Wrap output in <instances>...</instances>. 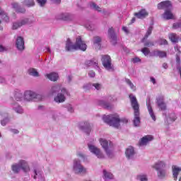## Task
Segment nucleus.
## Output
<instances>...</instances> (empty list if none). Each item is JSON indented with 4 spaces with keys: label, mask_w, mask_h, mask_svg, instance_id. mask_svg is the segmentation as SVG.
Instances as JSON below:
<instances>
[{
    "label": "nucleus",
    "mask_w": 181,
    "mask_h": 181,
    "mask_svg": "<svg viewBox=\"0 0 181 181\" xmlns=\"http://www.w3.org/2000/svg\"><path fill=\"white\" fill-rule=\"evenodd\" d=\"M34 179H37V177H40V172H37V170H34Z\"/></svg>",
    "instance_id": "obj_53"
},
{
    "label": "nucleus",
    "mask_w": 181,
    "mask_h": 181,
    "mask_svg": "<svg viewBox=\"0 0 181 181\" xmlns=\"http://www.w3.org/2000/svg\"><path fill=\"white\" fill-rule=\"evenodd\" d=\"M40 95L36 93L33 90H26L24 92V100L25 101H35L37 98H40Z\"/></svg>",
    "instance_id": "obj_11"
},
{
    "label": "nucleus",
    "mask_w": 181,
    "mask_h": 181,
    "mask_svg": "<svg viewBox=\"0 0 181 181\" xmlns=\"http://www.w3.org/2000/svg\"><path fill=\"white\" fill-rule=\"evenodd\" d=\"M132 62H133L134 63H139V62H141V59H139V57H135L132 59Z\"/></svg>",
    "instance_id": "obj_56"
},
{
    "label": "nucleus",
    "mask_w": 181,
    "mask_h": 181,
    "mask_svg": "<svg viewBox=\"0 0 181 181\" xmlns=\"http://www.w3.org/2000/svg\"><path fill=\"white\" fill-rule=\"evenodd\" d=\"M151 83H153V84H156V80L155 79V78L151 77Z\"/></svg>",
    "instance_id": "obj_61"
},
{
    "label": "nucleus",
    "mask_w": 181,
    "mask_h": 181,
    "mask_svg": "<svg viewBox=\"0 0 181 181\" xmlns=\"http://www.w3.org/2000/svg\"><path fill=\"white\" fill-rule=\"evenodd\" d=\"M0 19H1L3 22H6V23H9V16H8V13L3 11L0 14Z\"/></svg>",
    "instance_id": "obj_36"
},
{
    "label": "nucleus",
    "mask_w": 181,
    "mask_h": 181,
    "mask_svg": "<svg viewBox=\"0 0 181 181\" xmlns=\"http://www.w3.org/2000/svg\"><path fill=\"white\" fill-rule=\"evenodd\" d=\"M152 30H153V27L152 26L148 27L147 32L144 35V37L141 40V42H145V40H146V39H148V37H149V36L152 35Z\"/></svg>",
    "instance_id": "obj_37"
},
{
    "label": "nucleus",
    "mask_w": 181,
    "mask_h": 181,
    "mask_svg": "<svg viewBox=\"0 0 181 181\" xmlns=\"http://www.w3.org/2000/svg\"><path fill=\"white\" fill-rule=\"evenodd\" d=\"M169 39L173 43H177L179 42V37L175 33H171L169 35Z\"/></svg>",
    "instance_id": "obj_39"
},
{
    "label": "nucleus",
    "mask_w": 181,
    "mask_h": 181,
    "mask_svg": "<svg viewBox=\"0 0 181 181\" xmlns=\"http://www.w3.org/2000/svg\"><path fill=\"white\" fill-rule=\"evenodd\" d=\"M11 132L13 134H19V131L18 129H11Z\"/></svg>",
    "instance_id": "obj_60"
},
{
    "label": "nucleus",
    "mask_w": 181,
    "mask_h": 181,
    "mask_svg": "<svg viewBox=\"0 0 181 181\" xmlns=\"http://www.w3.org/2000/svg\"><path fill=\"white\" fill-rule=\"evenodd\" d=\"M156 103L158 107H159L160 111H166L167 107L166 103H165V97L159 96L156 98Z\"/></svg>",
    "instance_id": "obj_14"
},
{
    "label": "nucleus",
    "mask_w": 181,
    "mask_h": 181,
    "mask_svg": "<svg viewBox=\"0 0 181 181\" xmlns=\"http://www.w3.org/2000/svg\"><path fill=\"white\" fill-rule=\"evenodd\" d=\"M101 40H103L101 37L96 36L93 37L94 47L98 49H101Z\"/></svg>",
    "instance_id": "obj_33"
},
{
    "label": "nucleus",
    "mask_w": 181,
    "mask_h": 181,
    "mask_svg": "<svg viewBox=\"0 0 181 181\" xmlns=\"http://www.w3.org/2000/svg\"><path fill=\"white\" fill-rule=\"evenodd\" d=\"M25 6L28 8H30V6H35V1L33 0H28L25 2Z\"/></svg>",
    "instance_id": "obj_44"
},
{
    "label": "nucleus",
    "mask_w": 181,
    "mask_h": 181,
    "mask_svg": "<svg viewBox=\"0 0 181 181\" xmlns=\"http://www.w3.org/2000/svg\"><path fill=\"white\" fill-rule=\"evenodd\" d=\"M141 52L144 54V56H148V54L151 53V50H149V48L148 47H144L141 49Z\"/></svg>",
    "instance_id": "obj_43"
},
{
    "label": "nucleus",
    "mask_w": 181,
    "mask_h": 181,
    "mask_svg": "<svg viewBox=\"0 0 181 181\" xmlns=\"http://www.w3.org/2000/svg\"><path fill=\"white\" fill-rule=\"evenodd\" d=\"M170 119L174 122V121H176V116L175 115H173L172 117H170Z\"/></svg>",
    "instance_id": "obj_58"
},
{
    "label": "nucleus",
    "mask_w": 181,
    "mask_h": 181,
    "mask_svg": "<svg viewBox=\"0 0 181 181\" xmlns=\"http://www.w3.org/2000/svg\"><path fill=\"white\" fill-rule=\"evenodd\" d=\"M148 15H149V13H148L145 8H143L138 13H134V16H136L138 19H145Z\"/></svg>",
    "instance_id": "obj_23"
},
{
    "label": "nucleus",
    "mask_w": 181,
    "mask_h": 181,
    "mask_svg": "<svg viewBox=\"0 0 181 181\" xmlns=\"http://www.w3.org/2000/svg\"><path fill=\"white\" fill-rule=\"evenodd\" d=\"M153 169L157 170L158 177L159 179H165L166 177V161L165 160H158L153 165H151Z\"/></svg>",
    "instance_id": "obj_5"
},
{
    "label": "nucleus",
    "mask_w": 181,
    "mask_h": 181,
    "mask_svg": "<svg viewBox=\"0 0 181 181\" xmlns=\"http://www.w3.org/2000/svg\"><path fill=\"white\" fill-rule=\"evenodd\" d=\"M80 129L82 132L86 134V135H90V132H91V125H90V122H84L81 124Z\"/></svg>",
    "instance_id": "obj_13"
},
{
    "label": "nucleus",
    "mask_w": 181,
    "mask_h": 181,
    "mask_svg": "<svg viewBox=\"0 0 181 181\" xmlns=\"http://www.w3.org/2000/svg\"><path fill=\"white\" fill-rule=\"evenodd\" d=\"M103 178L104 179L105 181L112 180V179H114V175L107 170H103Z\"/></svg>",
    "instance_id": "obj_22"
},
{
    "label": "nucleus",
    "mask_w": 181,
    "mask_h": 181,
    "mask_svg": "<svg viewBox=\"0 0 181 181\" xmlns=\"http://www.w3.org/2000/svg\"><path fill=\"white\" fill-rule=\"evenodd\" d=\"M8 121H9V119H8V117H6V118L3 119L2 120H1V124L3 127H5V125H6V124H8Z\"/></svg>",
    "instance_id": "obj_48"
},
{
    "label": "nucleus",
    "mask_w": 181,
    "mask_h": 181,
    "mask_svg": "<svg viewBox=\"0 0 181 181\" xmlns=\"http://www.w3.org/2000/svg\"><path fill=\"white\" fill-rule=\"evenodd\" d=\"M89 6L90 9H93V11H96L97 12H101V7H100L97 4H95L93 1H90L89 3Z\"/></svg>",
    "instance_id": "obj_35"
},
{
    "label": "nucleus",
    "mask_w": 181,
    "mask_h": 181,
    "mask_svg": "<svg viewBox=\"0 0 181 181\" xmlns=\"http://www.w3.org/2000/svg\"><path fill=\"white\" fill-rule=\"evenodd\" d=\"M146 105L150 117L152 118L153 121H156V116L155 115V112H153V109L151 105V98H149L146 99Z\"/></svg>",
    "instance_id": "obj_16"
},
{
    "label": "nucleus",
    "mask_w": 181,
    "mask_h": 181,
    "mask_svg": "<svg viewBox=\"0 0 181 181\" xmlns=\"http://www.w3.org/2000/svg\"><path fill=\"white\" fill-rule=\"evenodd\" d=\"M66 108H67V110L69 111V112H71V113L74 112V108L71 104H66Z\"/></svg>",
    "instance_id": "obj_45"
},
{
    "label": "nucleus",
    "mask_w": 181,
    "mask_h": 181,
    "mask_svg": "<svg viewBox=\"0 0 181 181\" xmlns=\"http://www.w3.org/2000/svg\"><path fill=\"white\" fill-rule=\"evenodd\" d=\"M88 76L92 78L95 77V72H94V71H90L88 73Z\"/></svg>",
    "instance_id": "obj_57"
},
{
    "label": "nucleus",
    "mask_w": 181,
    "mask_h": 181,
    "mask_svg": "<svg viewBox=\"0 0 181 181\" xmlns=\"http://www.w3.org/2000/svg\"><path fill=\"white\" fill-rule=\"evenodd\" d=\"M125 155L127 159H132L135 156V150L134 147L130 146L126 149Z\"/></svg>",
    "instance_id": "obj_24"
},
{
    "label": "nucleus",
    "mask_w": 181,
    "mask_h": 181,
    "mask_svg": "<svg viewBox=\"0 0 181 181\" xmlns=\"http://www.w3.org/2000/svg\"><path fill=\"white\" fill-rule=\"evenodd\" d=\"M168 64H166V63L164 62V63L163 64V68L166 69H168Z\"/></svg>",
    "instance_id": "obj_64"
},
{
    "label": "nucleus",
    "mask_w": 181,
    "mask_h": 181,
    "mask_svg": "<svg viewBox=\"0 0 181 181\" xmlns=\"http://www.w3.org/2000/svg\"><path fill=\"white\" fill-rule=\"evenodd\" d=\"M153 136L151 135L145 136L143 138H141L139 142V145L141 146H145V145L149 144V142H151V141H153Z\"/></svg>",
    "instance_id": "obj_20"
},
{
    "label": "nucleus",
    "mask_w": 181,
    "mask_h": 181,
    "mask_svg": "<svg viewBox=\"0 0 181 181\" xmlns=\"http://www.w3.org/2000/svg\"><path fill=\"white\" fill-rule=\"evenodd\" d=\"M88 148L91 153L95 155L98 159H104L105 156L101 150L98 147L94 146L93 144H88Z\"/></svg>",
    "instance_id": "obj_12"
},
{
    "label": "nucleus",
    "mask_w": 181,
    "mask_h": 181,
    "mask_svg": "<svg viewBox=\"0 0 181 181\" xmlns=\"http://www.w3.org/2000/svg\"><path fill=\"white\" fill-rule=\"evenodd\" d=\"M176 62H177V64H180V57H179V56H177Z\"/></svg>",
    "instance_id": "obj_62"
},
{
    "label": "nucleus",
    "mask_w": 181,
    "mask_h": 181,
    "mask_svg": "<svg viewBox=\"0 0 181 181\" xmlns=\"http://www.w3.org/2000/svg\"><path fill=\"white\" fill-rule=\"evenodd\" d=\"M85 66L86 67H91V66H93V67H97L98 69H99L98 61L97 59L86 60L85 62Z\"/></svg>",
    "instance_id": "obj_28"
},
{
    "label": "nucleus",
    "mask_w": 181,
    "mask_h": 181,
    "mask_svg": "<svg viewBox=\"0 0 181 181\" xmlns=\"http://www.w3.org/2000/svg\"><path fill=\"white\" fill-rule=\"evenodd\" d=\"M35 22V17H25L21 18L20 21L13 23L12 29L16 30L22 26H26V25H32Z\"/></svg>",
    "instance_id": "obj_6"
},
{
    "label": "nucleus",
    "mask_w": 181,
    "mask_h": 181,
    "mask_svg": "<svg viewBox=\"0 0 181 181\" xmlns=\"http://www.w3.org/2000/svg\"><path fill=\"white\" fill-rule=\"evenodd\" d=\"M136 180L148 181V175L146 173H140L136 176Z\"/></svg>",
    "instance_id": "obj_34"
},
{
    "label": "nucleus",
    "mask_w": 181,
    "mask_h": 181,
    "mask_svg": "<svg viewBox=\"0 0 181 181\" xmlns=\"http://www.w3.org/2000/svg\"><path fill=\"white\" fill-rule=\"evenodd\" d=\"M129 97L130 99L132 107L134 110L133 124L134 127H139V124H141V112L139 111V103H138L136 97H135L134 94H130Z\"/></svg>",
    "instance_id": "obj_1"
},
{
    "label": "nucleus",
    "mask_w": 181,
    "mask_h": 181,
    "mask_svg": "<svg viewBox=\"0 0 181 181\" xmlns=\"http://www.w3.org/2000/svg\"><path fill=\"white\" fill-rule=\"evenodd\" d=\"M37 1L40 6H45V5H46V3L47 2V0H37Z\"/></svg>",
    "instance_id": "obj_47"
},
{
    "label": "nucleus",
    "mask_w": 181,
    "mask_h": 181,
    "mask_svg": "<svg viewBox=\"0 0 181 181\" xmlns=\"http://www.w3.org/2000/svg\"><path fill=\"white\" fill-rule=\"evenodd\" d=\"M11 170L13 173L18 175L21 170L24 171L25 173L30 172V167L29 164L25 160H20L18 163H16L11 165Z\"/></svg>",
    "instance_id": "obj_4"
},
{
    "label": "nucleus",
    "mask_w": 181,
    "mask_h": 181,
    "mask_svg": "<svg viewBox=\"0 0 181 181\" xmlns=\"http://www.w3.org/2000/svg\"><path fill=\"white\" fill-rule=\"evenodd\" d=\"M100 13H103V16L104 18H108V16L111 15V12H110V11L106 10L105 8H101Z\"/></svg>",
    "instance_id": "obj_41"
},
{
    "label": "nucleus",
    "mask_w": 181,
    "mask_h": 181,
    "mask_svg": "<svg viewBox=\"0 0 181 181\" xmlns=\"http://www.w3.org/2000/svg\"><path fill=\"white\" fill-rule=\"evenodd\" d=\"M62 90H66V88L61 86V85H54L51 88L50 94H52V95L59 94V93H62Z\"/></svg>",
    "instance_id": "obj_19"
},
{
    "label": "nucleus",
    "mask_w": 181,
    "mask_h": 181,
    "mask_svg": "<svg viewBox=\"0 0 181 181\" xmlns=\"http://www.w3.org/2000/svg\"><path fill=\"white\" fill-rule=\"evenodd\" d=\"M54 4H60L62 0H51Z\"/></svg>",
    "instance_id": "obj_63"
},
{
    "label": "nucleus",
    "mask_w": 181,
    "mask_h": 181,
    "mask_svg": "<svg viewBox=\"0 0 181 181\" xmlns=\"http://www.w3.org/2000/svg\"><path fill=\"white\" fill-rule=\"evenodd\" d=\"M103 120L110 127H114V128H119V122H123V124L128 122L127 119H119L118 114L104 115Z\"/></svg>",
    "instance_id": "obj_2"
},
{
    "label": "nucleus",
    "mask_w": 181,
    "mask_h": 181,
    "mask_svg": "<svg viewBox=\"0 0 181 181\" xmlns=\"http://www.w3.org/2000/svg\"><path fill=\"white\" fill-rule=\"evenodd\" d=\"M83 88L85 91H88L93 88V83H86L83 86Z\"/></svg>",
    "instance_id": "obj_42"
},
{
    "label": "nucleus",
    "mask_w": 181,
    "mask_h": 181,
    "mask_svg": "<svg viewBox=\"0 0 181 181\" xmlns=\"http://www.w3.org/2000/svg\"><path fill=\"white\" fill-rule=\"evenodd\" d=\"M162 17L163 19H165L166 21H169L170 19H175V16L173 15V13L170 10H165L164 13L162 15Z\"/></svg>",
    "instance_id": "obj_26"
},
{
    "label": "nucleus",
    "mask_w": 181,
    "mask_h": 181,
    "mask_svg": "<svg viewBox=\"0 0 181 181\" xmlns=\"http://www.w3.org/2000/svg\"><path fill=\"white\" fill-rule=\"evenodd\" d=\"M11 6L12 8H13V9H15L16 12H17V11L18 10L19 8V4L16 3V2H13L11 4Z\"/></svg>",
    "instance_id": "obj_46"
},
{
    "label": "nucleus",
    "mask_w": 181,
    "mask_h": 181,
    "mask_svg": "<svg viewBox=\"0 0 181 181\" xmlns=\"http://www.w3.org/2000/svg\"><path fill=\"white\" fill-rule=\"evenodd\" d=\"M11 105L13 111H15V112L17 114H23V109L22 107H21V105H19V104H18V103L11 102Z\"/></svg>",
    "instance_id": "obj_21"
},
{
    "label": "nucleus",
    "mask_w": 181,
    "mask_h": 181,
    "mask_svg": "<svg viewBox=\"0 0 181 181\" xmlns=\"http://www.w3.org/2000/svg\"><path fill=\"white\" fill-rule=\"evenodd\" d=\"M73 172L75 175H86L87 173V168L81 165V161L78 159L74 160Z\"/></svg>",
    "instance_id": "obj_8"
},
{
    "label": "nucleus",
    "mask_w": 181,
    "mask_h": 181,
    "mask_svg": "<svg viewBox=\"0 0 181 181\" xmlns=\"http://www.w3.org/2000/svg\"><path fill=\"white\" fill-rule=\"evenodd\" d=\"M16 46L18 50L23 52L25 50V40L22 37H18L16 41Z\"/></svg>",
    "instance_id": "obj_15"
},
{
    "label": "nucleus",
    "mask_w": 181,
    "mask_h": 181,
    "mask_svg": "<svg viewBox=\"0 0 181 181\" xmlns=\"http://www.w3.org/2000/svg\"><path fill=\"white\" fill-rule=\"evenodd\" d=\"M28 74L33 76V77H39V72L37 70L34 68H30L28 69Z\"/></svg>",
    "instance_id": "obj_38"
},
{
    "label": "nucleus",
    "mask_w": 181,
    "mask_h": 181,
    "mask_svg": "<svg viewBox=\"0 0 181 181\" xmlns=\"http://www.w3.org/2000/svg\"><path fill=\"white\" fill-rule=\"evenodd\" d=\"M159 45H160V46H162V45H168V41H167L166 40H165V39H160V40H159Z\"/></svg>",
    "instance_id": "obj_51"
},
{
    "label": "nucleus",
    "mask_w": 181,
    "mask_h": 181,
    "mask_svg": "<svg viewBox=\"0 0 181 181\" xmlns=\"http://www.w3.org/2000/svg\"><path fill=\"white\" fill-rule=\"evenodd\" d=\"M99 105L103 107V108H105V110H112L114 108V105L103 100L99 101Z\"/></svg>",
    "instance_id": "obj_31"
},
{
    "label": "nucleus",
    "mask_w": 181,
    "mask_h": 181,
    "mask_svg": "<svg viewBox=\"0 0 181 181\" xmlns=\"http://www.w3.org/2000/svg\"><path fill=\"white\" fill-rule=\"evenodd\" d=\"M153 55L156 57H160V59H163V57H166L167 54L165 51L155 50L153 52Z\"/></svg>",
    "instance_id": "obj_32"
},
{
    "label": "nucleus",
    "mask_w": 181,
    "mask_h": 181,
    "mask_svg": "<svg viewBox=\"0 0 181 181\" xmlns=\"http://www.w3.org/2000/svg\"><path fill=\"white\" fill-rule=\"evenodd\" d=\"M57 19H59L61 21H73L74 17H71V15L69 13H62L59 15V17H57Z\"/></svg>",
    "instance_id": "obj_29"
},
{
    "label": "nucleus",
    "mask_w": 181,
    "mask_h": 181,
    "mask_svg": "<svg viewBox=\"0 0 181 181\" xmlns=\"http://www.w3.org/2000/svg\"><path fill=\"white\" fill-rule=\"evenodd\" d=\"M46 77L50 80V81H57V80H59V74L55 72L49 73L46 75Z\"/></svg>",
    "instance_id": "obj_30"
},
{
    "label": "nucleus",
    "mask_w": 181,
    "mask_h": 181,
    "mask_svg": "<svg viewBox=\"0 0 181 181\" xmlns=\"http://www.w3.org/2000/svg\"><path fill=\"white\" fill-rule=\"evenodd\" d=\"M144 46L146 47H151V46H155V43H153V42H146L144 43Z\"/></svg>",
    "instance_id": "obj_50"
},
{
    "label": "nucleus",
    "mask_w": 181,
    "mask_h": 181,
    "mask_svg": "<svg viewBox=\"0 0 181 181\" xmlns=\"http://www.w3.org/2000/svg\"><path fill=\"white\" fill-rule=\"evenodd\" d=\"M14 100H16V101H23V100H25L24 94L22 91L19 90L14 91Z\"/></svg>",
    "instance_id": "obj_25"
},
{
    "label": "nucleus",
    "mask_w": 181,
    "mask_h": 181,
    "mask_svg": "<svg viewBox=\"0 0 181 181\" xmlns=\"http://www.w3.org/2000/svg\"><path fill=\"white\" fill-rule=\"evenodd\" d=\"M173 176L174 177V180H177V176H179V173L181 172V168L177 165H173Z\"/></svg>",
    "instance_id": "obj_27"
},
{
    "label": "nucleus",
    "mask_w": 181,
    "mask_h": 181,
    "mask_svg": "<svg viewBox=\"0 0 181 181\" xmlns=\"http://www.w3.org/2000/svg\"><path fill=\"white\" fill-rule=\"evenodd\" d=\"M66 50L67 52H71L73 50H81L82 52H86V50H87V45H86V42L81 40V37L76 38L75 45H73L71 40L68 39L66 43Z\"/></svg>",
    "instance_id": "obj_3"
},
{
    "label": "nucleus",
    "mask_w": 181,
    "mask_h": 181,
    "mask_svg": "<svg viewBox=\"0 0 181 181\" xmlns=\"http://www.w3.org/2000/svg\"><path fill=\"white\" fill-rule=\"evenodd\" d=\"M85 28L88 29V30H94V27L91 24H86Z\"/></svg>",
    "instance_id": "obj_52"
},
{
    "label": "nucleus",
    "mask_w": 181,
    "mask_h": 181,
    "mask_svg": "<svg viewBox=\"0 0 181 181\" xmlns=\"http://www.w3.org/2000/svg\"><path fill=\"white\" fill-rule=\"evenodd\" d=\"M101 62L105 70H107V71H114V64H112V61L110 55H102Z\"/></svg>",
    "instance_id": "obj_9"
},
{
    "label": "nucleus",
    "mask_w": 181,
    "mask_h": 181,
    "mask_svg": "<svg viewBox=\"0 0 181 181\" xmlns=\"http://www.w3.org/2000/svg\"><path fill=\"white\" fill-rule=\"evenodd\" d=\"M100 144L102 148H103L106 155L109 158H112L114 156V153H112V150L111 149V148H112V142L105 139H100Z\"/></svg>",
    "instance_id": "obj_7"
},
{
    "label": "nucleus",
    "mask_w": 181,
    "mask_h": 181,
    "mask_svg": "<svg viewBox=\"0 0 181 181\" xmlns=\"http://www.w3.org/2000/svg\"><path fill=\"white\" fill-rule=\"evenodd\" d=\"M70 92L67 89H62V92L59 93L54 97V101L57 104H62L66 101V98L69 97Z\"/></svg>",
    "instance_id": "obj_10"
},
{
    "label": "nucleus",
    "mask_w": 181,
    "mask_h": 181,
    "mask_svg": "<svg viewBox=\"0 0 181 181\" xmlns=\"http://www.w3.org/2000/svg\"><path fill=\"white\" fill-rule=\"evenodd\" d=\"M125 81L127 84H128V86L130 87L131 90H132L133 91H136V86L134 85L131 80H129V78H126Z\"/></svg>",
    "instance_id": "obj_40"
},
{
    "label": "nucleus",
    "mask_w": 181,
    "mask_h": 181,
    "mask_svg": "<svg viewBox=\"0 0 181 181\" xmlns=\"http://www.w3.org/2000/svg\"><path fill=\"white\" fill-rule=\"evenodd\" d=\"M92 87H94L95 90H100L102 87L100 83H92Z\"/></svg>",
    "instance_id": "obj_49"
},
{
    "label": "nucleus",
    "mask_w": 181,
    "mask_h": 181,
    "mask_svg": "<svg viewBox=\"0 0 181 181\" xmlns=\"http://www.w3.org/2000/svg\"><path fill=\"white\" fill-rule=\"evenodd\" d=\"M107 36L110 39L112 45H115L117 43V35H115V33L114 32V28H109V30L107 31Z\"/></svg>",
    "instance_id": "obj_18"
},
{
    "label": "nucleus",
    "mask_w": 181,
    "mask_h": 181,
    "mask_svg": "<svg viewBox=\"0 0 181 181\" xmlns=\"http://www.w3.org/2000/svg\"><path fill=\"white\" fill-rule=\"evenodd\" d=\"M0 52H8V48L6 47H4L2 45H0Z\"/></svg>",
    "instance_id": "obj_55"
},
{
    "label": "nucleus",
    "mask_w": 181,
    "mask_h": 181,
    "mask_svg": "<svg viewBox=\"0 0 181 181\" xmlns=\"http://www.w3.org/2000/svg\"><path fill=\"white\" fill-rule=\"evenodd\" d=\"M18 13H25L26 12V10L23 8L19 7L18 10H17Z\"/></svg>",
    "instance_id": "obj_54"
},
{
    "label": "nucleus",
    "mask_w": 181,
    "mask_h": 181,
    "mask_svg": "<svg viewBox=\"0 0 181 181\" xmlns=\"http://www.w3.org/2000/svg\"><path fill=\"white\" fill-rule=\"evenodd\" d=\"M158 9H172V3L170 1H164L158 4Z\"/></svg>",
    "instance_id": "obj_17"
},
{
    "label": "nucleus",
    "mask_w": 181,
    "mask_h": 181,
    "mask_svg": "<svg viewBox=\"0 0 181 181\" xmlns=\"http://www.w3.org/2000/svg\"><path fill=\"white\" fill-rule=\"evenodd\" d=\"M122 30L124 31L127 35L129 33V31L128 30V28L127 27H122Z\"/></svg>",
    "instance_id": "obj_59"
}]
</instances>
